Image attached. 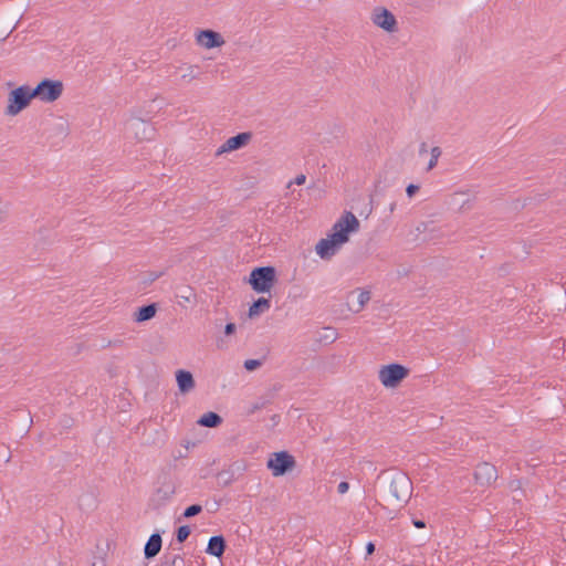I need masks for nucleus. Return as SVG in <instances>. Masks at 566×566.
I'll return each instance as SVG.
<instances>
[{
  "label": "nucleus",
  "instance_id": "f257e3e1",
  "mask_svg": "<svg viewBox=\"0 0 566 566\" xmlns=\"http://www.w3.org/2000/svg\"><path fill=\"white\" fill-rule=\"evenodd\" d=\"M359 227L360 222L356 216L350 211H345L334 223L327 238L321 239L316 243V253L323 260H331L349 241L350 233L357 232Z\"/></svg>",
  "mask_w": 566,
  "mask_h": 566
},
{
  "label": "nucleus",
  "instance_id": "f03ea898",
  "mask_svg": "<svg viewBox=\"0 0 566 566\" xmlns=\"http://www.w3.org/2000/svg\"><path fill=\"white\" fill-rule=\"evenodd\" d=\"M377 480L388 505L402 506L408 503L412 494V482L405 472L396 469L382 471Z\"/></svg>",
  "mask_w": 566,
  "mask_h": 566
},
{
  "label": "nucleus",
  "instance_id": "7ed1b4c3",
  "mask_svg": "<svg viewBox=\"0 0 566 566\" xmlns=\"http://www.w3.org/2000/svg\"><path fill=\"white\" fill-rule=\"evenodd\" d=\"M276 282V269L272 265L252 269L248 279L251 289L259 294L270 293Z\"/></svg>",
  "mask_w": 566,
  "mask_h": 566
},
{
  "label": "nucleus",
  "instance_id": "20e7f679",
  "mask_svg": "<svg viewBox=\"0 0 566 566\" xmlns=\"http://www.w3.org/2000/svg\"><path fill=\"white\" fill-rule=\"evenodd\" d=\"M33 98L32 87L29 85H20L11 90L8 94V104L4 114L8 116H17L30 106Z\"/></svg>",
  "mask_w": 566,
  "mask_h": 566
},
{
  "label": "nucleus",
  "instance_id": "39448f33",
  "mask_svg": "<svg viewBox=\"0 0 566 566\" xmlns=\"http://www.w3.org/2000/svg\"><path fill=\"white\" fill-rule=\"evenodd\" d=\"M295 458L286 450L271 453L266 462V468L275 478L283 476L292 472L295 469Z\"/></svg>",
  "mask_w": 566,
  "mask_h": 566
},
{
  "label": "nucleus",
  "instance_id": "423d86ee",
  "mask_svg": "<svg viewBox=\"0 0 566 566\" xmlns=\"http://www.w3.org/2000/svg\"><path fill=\"white\" fill-rule=\"evenodd\" d=\"M63 93V83L60 80L43 78L32 88L34 98L45 103H52L60 98Z\"/></svg>",
  "mask_w": 566,
  "mask_h": 566
},
{
  "label": "nucleus",
  "instance_id": "0eeeda50",
  "mask_svg": "<svg viewBox=\"0 0 566 566\" xmlns=\"http://www.w3.org/2000/svg\"><path fill=\"white\" fill-rule=\"evenodd\" d=\"M409 374V368L401 364L392 363L380 368L379 379L384 387L396 388Z\"/></svg>",
  "mask_w": 566,
  "mask_h": 566
},
{
  "label": "nucleus",
  "instance_id": "6e6552de",
  "mask_svg": "<svg viewBox=\"0 0 566 566\" xmlns=\"http://www.w3.org/2000/svg\"><path fill=\"white\" fill-rule=\"evenodd\" d=\"M44 134L49 140L57 143L63 140L70 134L67 119L62 116H52L46 120Z\"/></svg>",
  "mask_w": 566,
  "mask_h": 566
},
{
  "label": "nucleus",
  "instance_id": "1a4fd4ad",
  "mask_svg": "<svg viewBox=\"0 0 566 566\" xmlns=\"http://www.w3.org/2000/svg\"><path fill=\"white\" fill-rule=\"evenodd\" d=\"M157 484L158 486L155 490L151 502L156 503L157 506H160L175 494L176 486L171 475L167 472H164L158 476Z\"/></svg>",
  "mask_w": 566,
  "mask_h": 566
},
{
  "label": "nucleus",
  "instance_id": "9d476101",
  "mask_svg": "<svg viewBox=\"0 0 566 566\" xmlns=\"http://www.w3.org/2000/svg\"><path fill=\"white\" fill-rule=\"evenodd\" d=\"M127 129L133 132L139 140L150 139L154 135V127L148 120L135 115L128 119Z\"/></svg>",
  "mask_w": 566,
  "mask_h": 566
},
{
  "label": "nucleus",
  "instance_id": "9b49d317",
  "mask_svg": "<svg viewBox=\"0 0 566 566\" xmlns=\"http://www.w3.org/2000/svg\"><path fill=\"white\" fill-rule=\"evenodd\" d=\"M373 22L386 32L397 31V20L395 15L384 7H377L373 13Z\"/></svg>",
  "mask_w": 566,
  "mask_h": 566
},
{
  "label": "nucleus",
  "instance_id": "f8f14e48",
  "mask_svg": "<svg viewBox=\"0 0 566 566\" xmlns=\"http://www.w3.org/2000/svg\"><path fill=\"white\" fill-rule=\"evenodd\" d=\"M497 479V470L495 465L489 462H482L476 465L474 471L475 483L481 486H489Z\"/></svg>",
  "mask_w": 566,
  "mask_h": 566
},
{
  "label": "nucleus",
  "instance_id": "ddd939ff",
  "mask_svg": "<svg viewBox=\"0 0 566 566\" xmlns=\"http://www.w3.org/2000/svg\"><path fill=\"white\" fill-rule=\"evenodd\" d=\"M252 139L251 132H242L228 138L218 149L217 155L238 150L249 144Z\"/></svg>",
  "mask_w": 566,
  "mask_h": 566
},
{
  "label": "nucleus",
  "instance_id": "4468645a",
  "mask_svg": "<svg viewBox=\"0 0 566 566\" xmlns=\"http://www.w3.org/2000/svg\"><path fill=\"white\" fill-rule=\"evenodd\" d=\"M197 42L206 49H216L220 48L224 43V40L219 32L206 29L198 32Z\"/></svg>",
  "mask_w": 566,
  "mask_h": 566
},
{
  "label": "nucleus",
  "instance_id": "2eb2a0df",
  "mask_svg": "<svg viewBox=\"0 0 566 566\" xmlns=\"http://www.w3.org/2000/svg\"><path fill=\"white\" fill-rule=\"evenodd\" d=\"M226 548H227V542H226L224 536L223 535H214V536L210 537L207 548H206V553L208 555L221 558L226 552Z\"/></svg>",
  "mask_w": 566,
  "mask_h": 566
},
{
  "label": "nucleus",
  "instance_id": "dca6fc26",
  "mask_svg": "<svg viewBox=\"0 0 566 566\" xmlns=\"http://www.w3.org/2000/svg\"><path fill=\"white\" fill-rule=\"evenodd\" d=\"M163 538L161 535L156 532L153 533L144 547V556L146 559H151L157 556L161 549Z\"/></svg>",
  "mask_w": 566,
  "mask_h": 566
},
{
  "label": "nucleus",
  "instance_id": "f3484780",
  "mask_svg": "<svg viewBox=\"0 0 566 566\" xmlns=\"http://www.w3.org/2000/svg\"><path fill=\"white\" fill-rule=\"evenodd\" d=\"M176 381L181 394L189 392L196 386L192 374L186 369H178L176 371Z\"/></svg>",
  "mask_w": 566,
  "mask_h": 566
},
{
  "label": "nucleus",
  "instance_id": "a211bd4d",
  "mask_svg": "<svg viewBox=\"0 0 566 566\" xmlns=\"http://www.w3.org/2000/svg\"><path fill=\"white\" fill-rule=\"evenodd\" d=\"M157 311H158L157 303H149L146 305H142L134 312V315H133L134 321L137 323L150 321L151 318H154L156 316Z\"/></svg>",
  "mask_w": 566,
  "mask_h": 566
},
{
  "label": "nucleus",
  "instance_id": "6ab92c4d",
  "mask_svg": "<svg viewBox=\"0 0 566 566\" xmlns=\"http://www.w3.org/2000/svg\"><path fill=\"white\" fill-rule=\"evenodd\" d=\"M270 307L271 300L269 297L261 296L250 305L248 316L250 318L256 317L268 311Z\"/></svg>",
  "mask_w": 566,
  "mask_h": 566
},
{
  "label": "nucleus",
  "instance_id": "aec40b11",
  "mask_svg": "<svg viewBox=\"0 0 566 566\" xmlns=\"http://www.w3.org/2000/svg\"><path fill=\"white\" fill-rule=\"evenodd\" d=\"M222 421L223 419L219 413L208 411L198 419L197 423L201 427L217 428L222 423Z\"/></svg>",
  "mask_w": 566,
  "mask_h": 566
},
{
  "label": "nucleus",
  "instance_id": "412c9836",
  "mask_svg": "<svg viewBox=\"0 0 566 566\" xmlns=\"http://www.w3.org/2000/svg\"><path fill=\"white\" fill-rule=\"evenodd\" d=\"M159 566H186L185 559L179 554H164Z\"/></svg>",
  "mask_w": 566,
  "mask_h": 566
},
{
  "label": "nucleus",
  "instance_id": "4be33fe9",
  "mask_svg": "<svg viewBox=\"0 0 566 566\" xmlns=\"http://www.w3.org/2000/svg\"><path fill=\"white\" fill-rule=\"evenodd\" d=\"M234 480H235L234 471L230 468L222 470V471L218 472V474H217L218 485H220L222 488L230 485L232 482H234Z\"/></svg>",
  "mask_w": 566,
  "mask_h": 566
},
{
  "label": "nucleus",
  "instance_id": "5701e85b",
  "mask_svg": "<svg viewBox=\"0 0 566 566\" xmlns=\"http://www.w3.org/2000/svg\"><path fill=\"white\" fill-rule=\"evenodd\" d=\"M78 507L82 511L94 510L96 507V497L92 493L82 494L78 499Z\"/></svg>",
  "mask_w": 566,
  "mask_h": 566
},
{
  "label": "nucleus",
  "instance_id": "b1692460",
  "mask_svg": "<svg viewBox=\"0 0 566 566\" xmlns=\"http://www.w3.org/2000/svg\"><path fill=\"white\" fill-rule=\"evenodd\" d=\"M358 296H357V305L355 307H350V311L353 313H359L365 305L370 301L371 293L367 290H358Z\"/></svg>",
  "mask_w": 566,
  "mask_h": 566
},
{
  "label": "nucleus",
  "instance_id": "393cba45",
  "mask_svg": "<svg viewBox=\"0 0 566 566\" xmlns=\"http://www.w3.org/2000/svg\"><path fill=\"white\" fill-rule=\"evenodd\" d=\"M176 297L179 298L178 304L184 305L185 303H191L195 300L196 294L193 290L188 286L182 293L177 294Z\"/></svg>",
  "mask_w": 566,
  "mask_h": 566
},
{
  "label": "nucleus",
  "instance_id": "a878e982",
  "mask_svg": "<svg viewBox=\"0 0 566 566\" xmlns=\"http://www.w3.org/2000/svg\"><path fill=\"white\" fill-rule=\"evenodd\" d=\"M190 533H191V528L189 525L179 526L175 532L176 541L179 544L185 543L187 541V538L189 537Z\"/></svg>",
  "mask_w": 566,
  "mask_h": 566
},
{
  "label": "nucleus",
  "instance_id": "bb28decb",
  "mask_svg": "<svg viewBox=\"0 0 566 566\" xmlns=\"http://www.w3.org/2000/svg\"><path fill=\"white\" fill-rule=\"evenodd\" d=\"M431 158L428 163L427 170H431L437 166L438 159L441 156L442 151L441 148L438 146H434L430 150Z\"/></svg>",
  "mask_w": 566,
  "mask_h": 566
},
{
  "label": "nucleus",
  "instance_id": "cd10ccee",
  "mask_svg": "<svg viewBox=\"0 0 566 566\" xmlns=\"http://www.w3.org/2000/svg\"><path fill=\"white\" fill-rule=\"evenodd\" d=\"M202 512V506L200 504H191L185 509L182 516L185 518L193 517Z\"/></svg>",
  "mask_w": 566,
  "mask_h": 566
},
{
  "label": "nucleus",
  "instance_id": "c85d7f7f",
  "mask_svg": "<svg viewBox=\"0 0 566 566\" xmlns=\"http://www.w3.org/2000/svg\"><path fill=\"white\" fill-rule=\"evenodd\" d=\"M201 72L198 65H190L187 67V72L182 75V78L192 81L195 78H198Z\"/></svg>",
  "mask_w": 566,
  "mask_h": 566
},
{
  "label": "nucleus",
  "instance_id": "c756f323",
  "mask_svg": "<svg viewBox=\"0 0 566 566\" xmlns=\"http://www.w3.org/2000/svg\"><path fill=\"white\" fill-rule=\"evenodd\" d=\"M324 331H325V333L321 337V340H324L326 343H333V342L336 340L337 332H336L335 328H333V327H325Z\"/></svg>",
  "mask_w": 566,
  "mask_h": 566
},
{
  "label": "nucleus",
  "instance_id": "7c9ffc66",
  "mask_svg": "<svg viewBox=\"0 0 566 566\" xmlns=\"http://www.w3.org/2000/svg\"><path fill=\"white\" fill-rule=\"evenodd\" d=\"M268 403H270V399L260 398L258 401L251 405V407L248 410V415H252L258 410H261L264 408Z\"/></svg>",
  "mask_w": 566,
  "mask_h": 566
},
{
  "label": "nucleus",
  "instance_id": "2f4dec72",
  "mask_svg": "<svg viewBox=\"0 0 566 566\" xmlns=\"http://www.w3.org/2000/svg\"><path fill=\"white\" fill-rule=\"evenodd\" d=\"M263 364V360L262 359H247L243 364L244 368L248 370V371H254L256 370L258 368H260Z\"/></svg>",
  "mask_w": 566,
  "mask_h": 566
},
{
  "label": "nucleus",
  "instance_id": "473e14b6",
  "mask_svg": "<svg viewBox=\"0 0 566 566\" xmlns=\"http://www.w3.org/2000/svg\"><path fill=\"white\" fill-rule=\"evenodd\" d=\"M163 275H164L163 271H160V272H148L147 277L144 279L143 283L144 284H151L153 282H155L156 280H158Z\"/></svg>",
  "mask_w": 566,
  "mask_h": 566
},
{
  "label": "nucleus",
  "instance_id": "72a5a7b5",
  "mask_svg": "<svg viewBox=\"0 0 566 566\" xmlns=\"http://www.w3.org/2000/svg\"><path fill=\"white\" fill-rule=\"evenodd\" d=\"M420 187L415 184H409L406 188V193L409 198H412L418 191Z\"/></svg>",
  "mask_w": 566,
  "mask_h": 566
},
{
  "label": "nucleus",
  "instance_id": "f704fd0d",
  "mask_svg": "<svg viewBox=\"0 0 566 566\" xmlns=\"http://www.w3.org/2000/svg\"><path fill=\"white\" fill-rule=\"evenodd\" d=\"M306 181V176L303 174L297 175L294 180L290 181L287 187H291V185L295 184L297 186L304 185Z\"/></svg>",
  "mask_w": 566,
  "mask_h": 566
},
{
  "label": "nucleus",
  "instance_id": "c9c22d12",
  "mask_svg": "<svg viewBox=\"0 0 566 566\" xmlns=\"http://www.w3.org/2000/svg\"><path fill=\"white\" fill-rule=\"evenodd\" d=\"M235 331H237L235 324L230 322V323L226 324L223 332H224V335L231 336L235 333Z\"/></svg>",
  "mask_w": 566,
  "mask_h": 566
},
{
  "label": "nucleus",
  "instance_id": "e433bc0d",
  "mask_svg": "<svg viewBox=\"0 0 566 566\" xmlns=\"http://www.w3.org/2000/svg\"><path fill=\"white\" fill-rule=\"evenodd\" d=\"M349 489V483L347 481H342L337 486V492L339 494H345Z\"/></svg>",
  "mask_w": 566,
  "mask_h": 566
},
{
  "label": "nucleus",
  "instance_id": "4c0bfd02",
  "mask_svg": "<svg viewBox=\"0 0 566 566\" xmlns=\"http://www.w3.org/2000/svg\"><path fill=\"white\" fill-rule=\"evenodd\" d=\"M430 226H433V222H421L420 224L417 226L416 230L419 232V233H424L427 230H429V227Z\"/></svg>",
  "mask_w": 566,
  "mask_h": 566
},
{
  "label": "nucleus",
  "instance_id": "58836bf2",
  "mask_svg": "<svg viewBox=\"0 0 566 566\" xmlns=\"http://www.w3.org/2000/svg\"><path fill=\"white\" fill-rule=\"evenodd\" d=\"M92 566H106L105 557L104 556L94 557Z\"/></svg>",
  "mask_w": 566,
  "mask_h": 566
},
{
  "label": "nucleus",
  "instance_id": "ea45409f",
  "mask_svg": "<svg viewBox=\"0 0 566 566\" xmlns=\"http://www.w3.org/2000/svg\"><path fill=\"white\" fill-rule=\"evenodd\" d=\"M412 524L417 528H424L426 527V522L423 520L412 518Z\"/></svg>",
  "mask_w": 566,
  "mask_h": 566
},
{
  "label": "nucleus",
  "instance_id": "a19ab883",
  "mask_svg": "<svg viewBox=\"0 0 566 566\" xmlns=\"http://www.w3.org/2000/svg\"><path fill=\"white\" fill-rule=\"evenodd\" d=\"M376 549V546L373 542H368L366 545V555H373Z\"/></svg>",
  "mask_w": 566,
  "mask_h": 566
},
{
  "label": "nucleus",
  "instance_id": "79ce46f5",
  "mask_svg": "<svg viewBox=\"0 0 566 566\" xmlns=\"http://www.w3.org/2000/svg\"><path fill=\"white\" fill-rule=\"evenodd\" d=\"M510 488L513 490V491H516V490H520L521 489V481L520 480H513L510 482Z\"/></svg>",
  "mask_w": 566,
  "mask_h": 566
},
{
  "label": "nucleus",
  "instance_id": "37998d69",
  "mask_svg": "<svg viewBox=\"0 0 566 566\" xmlns=\"http://www.w3.org/2000/svg\"><path fill=\"white\" fill-rule=\"evenodd\" d=\"M427 147V143L422 142L419 146V154H426L428 151Z\"/></svg>",
  "mask_w": 566,
  "mask_h": 566
},
{
  "label": "nucleus",
  "instance_id": "c03bdc74",
  "mask_svg": "<svg viewBox=\"0 0 566 566\" xmlns=\"http://www.w3.org/2000/svg\"><path fill=\"white\" fill-rule=\"evenodd\" d=\"M14 29H15V27H13L4 36H2L0 39V42L7 40L9 38V35L13 32Z\"/></svg>",
  "mask_w": 566,
  "mask_h": 566
},
{
  "label": "nucleus",
  "instance_id": "a18cd8bd",
  "mask_svg": "<svg viewBox=\"0 0 566 566\" xmlns=\"http://www.w3.org/2000/svg\"><path fill=\"white\" fill-rule=\"evenodd\" d=\"M434 238H436V237H434V235H432V234H430L429 237L424 235V237L421 239V241H422V242H426V241L433 240Z\"/></svg>",
  "mask_w": 566,
  "mask_h": 566
},
{
  "label": "nucleus",
  "instance_id": "49530a36",
  "mask_svg": "<svg viewBox=\"0 0 566 566\" xmlns=\"http://www.w3.org/2000/svg\"><path fill=\"white\" fill-rule=\"evenodd\" d=\"M6 219V211L0 209V223Z\"/></svg>",
  "mask_w": 566,
  "mask_h": 566
},
{
  "label": "nucleus",
  "instance_id": "de8ad7c7",
  "mask_svg": "<svg viewBox=\"0 0 566 566\" xmlns=\"http://www.w3.org/2000/svg\"><path fill=\"white\" fill-rule=\"evenodd\" d=\"M64 427H66V428L71 427V419L70 418H66L64 420Z\"/></svg>",
  "mask_w": 566,
  "mask_h": 566
},
{
  "label": "nucleus",
  "instance_id": "09e8293b",
  "mask_svg": "<svg viewBox=\"0 0 566 566\" xmlns=\"http://www.w3.org/2000/svg\"><path fill=\"white\" fill-rule=\"evenodd\" d=\"M217 346H218V348H222V346H223V340H222V339H218V340H217Z\"/></svg>",
  "mask_w": 566,
  "mask_h": 566
},
{
  "label": "nucleus",
  "instance_id": "8fccbe9b",
  "mask_svg": "<svg viewBox=\"0 0 566 566\" xmlns=\"http://www.w3.org/2000/svg\"><path fill=\"white\" fill-rule=\"evenodd\" d=\"M29 422L32 423V418L29 419ZM30 427H31V424L28 426L27 431H29Z\"/></svg>",
  "mask_w": 566,
  "mask_h": 566
},
{
  "label": "nucleus",
  "instance_id": "3c124183",
  "mask_svg": "<svg viewBox=\"0 0 566 566\" xmlns=\"http://www.w3.org/2000/svg\"><path fill=\"white\" fill-rule=\"evenodd\" d=\"M216 326L217 327L221 326V323H219V321H216Z\"/></svg>",
  "mask_w": 566,
  "mask_h": 566
}]
</instances>
